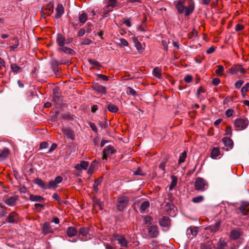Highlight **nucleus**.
Instances as JSON below:
<instances>
[{"instance_id":"nucleus-2","label":"nucleus","mask_w":249,"mask_h":249,"mask_svg":"<svg viewBox=\"0 0 249 249\" xmlns=\"http://www.w3.org/2000/svg\"><path fill=\"white\" fill-rule=\"evenodd\" d=\"M194 186L196 190L203 192L207 189L208 183L204 178L198 177L195 180Z\"/></svg>"},{"instance_id":"nucleus-29","label":"nucleus","mask_w":249,"mask_h":249,"mask_svg":"<svg viewBox=\"0 0 249 249\" xmlns=\"http://www.w3.org/2000/svg\"><path fill=\"white\" fill-rule=\"evenodd\" d=\"M133 41L135 44V46L138 51L142 53L144 51V48L142 47V43L139 42L137 38H134Z\"/></svg>"},{"instance_id":"nucleus-23","label":"nucleus","mask_w":249,"mask_h":249,"mask_svg":"<svg viewBox=\"0 0 249 249\" xmlns=\"http://www.w3.org/2000/svg\"><path fill=\"white\" fill-rule=\"evenodd\" d=\"M64 134L68 138L71 140L74 139V134L73 131L70 128H66L63 129Z\"/></svg>"},{"instance_id":"nucleus-18","label":"nucleus","mask_w":249,"mask_h":249,"mask_svg":"<svg viewBox=\"0 0 249 249\" xmlns=\"http://www.w3.org/2000/svg\"><path fill=\"white\" fill-rule=\"evenodd\" d=\"M18 198L16 196H12L8 197L4 200L6 204L10 206H14L16 205Z\"/></svg>"},{"instance_id":"nucleus-57","label":"nucleus","mask_w":249,"mask_h":249,"mask_svg":"<svg viewBox=\"0 0 249 249\" xmlns=\"http://www.w3.org/2000/svg\"><path fill=\"white\" fill-rule=\"evenodd\" d=\"M220 83V80L218 78L213 79L212 83L213 85L217 86Z\"/></svg>"},{"instance_id":"nucleus-37","label":"nucleus","mask_w":249,"mask_h":249,"mask_svg":"<svg viewBox=\"0 0 249 249\" xmlns=\"http://www.w3.org/2000/svg\"><path fill=\"white\" fill-rule=\"evenodd\" d=\"M13 40L14 41L15 43L11 45L10 48L11 50L14 51L18 47L19 45V41L18 38L16 37L13 38Z\"/></svg>"},{"instance_id":"nucleus-51","label":"nucleus","mask_w":249,"mask_h":249,"mask_svg":"<svg viewBox=\"0 0 249 249\" xmlns=\"http://www.w3.org/2000/svg\"><path fill=\"white\" fill-rule=\"evenodd\" d=\"M121 46H127L128 43L127 40L124 38L120 39Z\"/></svg>"},{"instance_id":"nucleus-12","label":"nucleus","mask_w":249,"mask_h":249,"mask_svg":"<svg viewBox=\"0 0 249 249\" xmlns=\"http://www.w3.org/2000/svg\"><path fill=\"white\" fill-rule=\"evenodd\" d=\"M92 89L97 93L105 94L106 93V88L105 86H101L98 83H95L92 86Z\"/></svg>"},{"instance_id":"nucleus-45","label":"nucleus","mask_w":249,"mask_h":249,"mask_svg":"<svg viewBox=\"0 0 249 249\" xmlns=\"http://www.w3.org/2000/svg\"><path fill=\"white\" fill-rule=\"evenodd\" d=\"M89 126L90 127V128H91V129L94 132L97 133L98 129H97L96 124L94 123L90 122L89 123Z\"/></svg>"},{"instance_id":"nucleus-15","label":"nucleus","mask_w":249,"mask_h":249,"mask_svg":"<svg viewBox=\"0 0 249 249\" xmlns=\"http://www.w3.org/2000/svg\"><path fill=\"white\" fill-rule=\"evenodd\" d=\"M89 165L88 161L82 160L79 164H77L75 166V168L78 171H82V170H86Z\"/></svg>"},{"instance_id":"nucleus-3","label":"nucleus","mask_w":249,"mask_h":249,"mask_svg":"<svg viewBox=\"0 0 249 249\" xmlns=\"http://www.w3.org/2000/svg\"><path fill=\"white\" fill-rule=\"evenodd\" d=\"M117 209L119 211H123L128 205L129 198L126 196H121L118 197Z\"/></svg>"},{"instance_id":"nucleus-48","label":"nucleus","mask_w":249,"mask_h":249,"mask_svg":"<svg viewBox=\"0 0 249 249\" xmlns=\"http://www.w3.org/2000/svg\"><path fill=\"white\" fill-rule=\"evenodd\" d=\"M153 72L154 74H157L160 76L161 75V70L159 68L156 67L153 70Z\"/></svg>"},{"instance_id":"nucleus-35","label":"nucleus","mask_w":249,"mask_h":249,"mask_svg":"<svg viewBox=\"0 0 249 249\" xmlns=\"http://www.w3.org/2000/svg\"><path fill=\"white\" fill-rule=\"evenodd\" d=\"M11 69L13 72L17 74L20 72L21 68L18 66L16 63H13L11 65Z\"/></svg>"},{"instance_id":"nucleus-55","label":"nucleus","mask_w":249,"mask_h":249,"mask_svg":"<svg viewBox=\"0 0 249 249\" xmlns=\"http://www.w3.org/2000/svg\"><path fill=\"white\" fill-rule=\"evenodd\" d=\"M98 77L102 79L104 81H107L109 79V77L102 74H98Z\"/></svg>"},{"instance_id":"nucleus-13","label":"nucleus","mask_w":249,"mask_h":249,"mask_svg":"<svg viewBox=\"0 0 249 249\" xmlns=\"http://www.w3.org/2000/svg\"><path fill=\"white\" fill-rule=\"evenodd\" d=\"M229 72L232 74H236L238 72L243 74L245 72V70L241 66H235L229 69Z\"/></svg>"},{"instance_id":"nucleus-16","label":"nucleus","mask_w":249,"mask_h":249,"mask_svg":"<svg viewBox=\"0 0 249 249\" xmlns=\"http://www.w3.org/2000/svg\"><path fill=\"white\" fill-rule=\"evenodd\" d=\"M78 231L75 227L71 226L67 228L66 231V234L69 237H72L76 235Z\"/></svg>"},{"instance_id":"nucleus-6","label":"nucleus","mask_w":249,"mask_h":249,"mask_svg":"<svg viewBox=\"0 0 249 249\" xmlns=\"http://www.w3.org/2000/svg\"><path fill=\"white\" fill-rule=\"evenodd\" d=\"M53 100L56 104L60 105L62 101L61 93L60 91L59 88L55 87L53 89Z\"/></svg>"},{"instance_id":"nucleus-8","label":"nucleus","mask_w":249,"mask_h":249,"mask_svg":"<svg viewBox=\"0 0 249 249\" xmlns=\"http://www.w3.org/2000/svg\"><path fill=\"white\" fill-rule=\"evenodd\" d=\"M222 142L225 146V147H222V149L226 151H229L233 147V142L232 140L229 138L224 137L222 139Z\"/></svg>"},{"instance_id":"nucleus-25","label":"nucleus","mask_w":249,"mask_h":249,"mask_svg":"<svg viewBox=\"0 0 249 249\" xmlns=\"http://www.w3.org/2000/svg\"><path fill=\"white\" fill-rule=\"evenodd\" d=\"M65 41L66 39L64 36L61 34L58 35L56 38V42L59 46H64L65 43Z\"/></svg>"},{"instance_id":"nucleus-24","label":"nucleus","mask_w":249,"mask_h":249,"mask_svg":"<svg viewBox=\"0 0 249 249\" xmlns=\"http://www.w3.org/2000/svg\"><path fill=\"white\" fill-rule=\"evenodd\" d=\"M51 65L53 72L56 74L59 72L58 61L56 59H52L51 61Z\"/></svg>"},{"instance_id":"nucleus-10","label":"nucleus","mask_w":249,"mask_h":249,"mask_svg":"<svg viewBox=\"0 0 249 249\" xmlns=\"http://www.w3.org/2000/svg\"><path fill=\"white\" fill-rule=\"evenodd\" d=\"M158 227L156 225H152L148 228V233L151 238H155L159 235Z\"/></svg>"},{"instance_id":"nucleus-26","label":"nucleus","mask_w":249,"mask_h":249,"mask_svg":"<svg viewBox=\"0 0 249 249\" xmlns=\"http://www.w3.org/2000/svg\"><path fill=\"white\" fill-rule=\"evenodd\" d=\"M221 154L219 148L218 147H213L211 153V157L212 159H216L217 157Z\"/></svg>"},{"instance_id":"nucleus-27","label":"nucleus","mask_w":249,"mask_h":249,"mask_svg":"<svg viewBox=\"0 0 249 249\" xmlns=\"http://www.w3.org/2000/svg\"><path fill=\"white\" fill-rule=\"evenodd\" d=\"M220 226V222L217 221L214 224L210 225L207 228L208 230H210L211 231L216 232L218 231L219 229Z\"/></svg>"},{"instance_id":"nucleus-36","label":"nucleus","mask_w":249,"mask_h":249,"mask_svg":"<svg viewBox=\"0 0 249 249\" xmlns=\"http://www.w3.org/2000/svg\"><path fill=\"white\" fill-rule=\"evenodd\" d=\"M187 157V152L184 151L179 156L178 159V164H180L185 161V159Z\"/></svg>"},{"instance_id":"nucleus-5","label":"nucleus","mask_w":249,"mask_h":249,"mask_svg":"<svg viewBox=\"0 0 249 249\" xmlns=\"http://www.w3.org/2000/svg\"><path fill=\"white\" fill-rule=\"evenodd\" d=\"M78 235L81 240H87L89 238V229L84 227L80 228L78 231Z\"/></svg>"},{"instance_id":"nucleus-11","label":"nucleus","mask_w":249,"mask_h":249,"mask_svg":"<svg viewBox=\"0 0 249 249\" xmlns=\"http://www.w3.org/2000/svg\"><path fill=\"white\" fill-rule=\"evenodd\" d=\"M56 14L53 17L55 19H58L61 18L64 13V8L61 3H58L55 9Z\"/></svg>"},{"instance_id":"nucleus-58","label":"nucleus","mask_w":249,"mask_h":249,"mask_svg":"<svg viewBox=\"0 0 249 249\" xmlns=\"http://www.w3.org/2000/svg\"><path fill=\"white\" fill-rule=\"evenodd\" d=\"M112 11V9H109L107 8V9H104V11L103 12L102 17H106L107 15L110 12Z\"/></svg>"},{"instance_id":"nucleus-56","label":"nucleus","mask_w":249,"mask_h":249,"mask_svg":"<svg viewBox=\"0 0 249 249\" xmlns=\"http://www.w3.org/2000/svg\"><path fill=\"white\" fill-rule=\"evenodd\" d=\"M244 29V26L243 25L240 24H237L235 28V30L236 32H238Z\"/></svg>"},{"instance_id":"nucleus-19","label":"nucleus","mask_w":249,"mask_h":249,"mask_svg":"<svg viewBox=\"0 0 249 249\" xmlns=\"http://www.w3.org/2000/svg\"><path fill=\"white\" fill-rule=\"evenodd\" d=\"M53 230L48 222H45L43 224L42 228V232L44 234H47L50 233H53Z\"/></svg>"},{"instance_id":"nucleus-41","label":"nucleus","mask_w":249,"mask_h":249,"mask_svg":"<svg viewBox=\"0 0 249 249\" xmlns=\"http://www.w3.org/2000/svg\"><path fill=\"white\" fill-rule=\"evenodd\" d=\"M117 3L116 0H108L107 8H108L109 7H114L117 5Z\"/></svg>"},{"instance_id":"nucleus-61","label":"nucleus","mask_w":249,"mask_h":249,"mask_svg":"<svg viewBox=\"0 0 249 249\" xmlns=\"http://www.w3.org/2000/svg\"><path fill=\"white\" fill-rule=\"evenodd\" d=\"M62 180H63V178H62V177L57 176L55 178L54 180L55 181L56 183L57 184H58V183H60L62 181Z\"/></svg>"},{"instance_id":"nucleus-1","label":"nucleus","mask_w":249,"mask_h":249,"mask_svg":"<svg viewBox=\"0 0 249 249\" xmlns=\"http://www.w3.org/2000/svg\"><path fill=\"white\" fill-rule=\"evenodd\" d=\"M186 0H178L176 1L175 7L179 14L184 13L185 16H188L193 13L195 9V2L193 0H189L188 5L185 7L184 4Z\"/></svg>"},{"instance_id":"nucleus-20","label":"nucleus","mask_w":249,"mask_h":249,"mask_svg":"<svg viewBox=\"0 0 249 249\" xmlns=\"http://www.w3.org/2000/svg\"><path fill=\"white\" fill-rule=\"evenodd\" d=\"M239 210L240 212L243 215L249 216V204H242L239 208Z\"/></svg>"},{"instance_id":"nucleus-28","label":"nucleus","mask_w":249,"mask_h":249,"mask_svg":"<svg viewBox=\"0 0 249 249\" xmlns=\"http://www.w3.org/2000/svg\"><path fill=\"white\" fill-rule=\"evenodd\" d=\"M58 50L59 52L62 51L67 54L73 55L75 53V51L74 50L70 48L64 47V46L58 48Z\"/></svg>"},{"instance_id":"nucleus-42","label":"nucleus","mask_w":249,"mask_h":249,"mask_svg":"<svg viewBox=\"0 0 249 249\" xmlns=\"http://www.w3.org/2000/svg\"><path fill=\"white\" fill-rule=\"evenodd\" d=\"M224 67L222 65H218V68L215 70V73L218 75H221L223 74Z\"/></svg>"},{"instance_id":"nucleus-14","label":"nucleus","mask_w":249,"mask_h":249,"mask_svg":"<svg viewBox=\"0 0 249 249\" xmlns=\"http://www.w3.org/2000/svg\"><path fill=\"white\" fill-rule=\"evenodd\" d=\"M34 183L42 189L46 190L48 189V183L44 181L41 178H36L34 180Z\"/></svg>"},{"instance_id":"nucleus-4","label":"nucleus","mask_w":249,"mask_h":249,"mask_svg":"<svg viewBox=\"0 0 249 249\" xmlns=\"http://www.w3.org/2000/svg\"><path fill=\"white\" fill-rule=\"evenodd\" d=\"M249 125V121L247 119L238 118L235 120L234 125L239 130L245 129Z\"/></svg>"},{"instance_id":"nucleus-64","label":"nucleus","mask_w":249,"mask_h":249,"mask_svg":"<svg viewBox=\"0 0 249 249\" xmlns=\"http://www.w3.org/2000/svg\"><path fill=\"white\" fill-rule=\"evenodd\" d=\"M231 133H232V129H231V127H230V126L227 127L226 130V135H230L231 136Z\"/></svg>"},{"instance_id":"nucleus-50","label":"nucleus","mask_w":249,"mask_h":249,"mask_svg":"<svg viewBox=\"0 0 249 249\" xmlns=\"http://www.w3.org/2000/svg\"><path fill=\"white\" fill-rule=\"evenodd\" d=\"M166 163V160H162L159 165V168L164 171L165 170Z\"/></svg>"},{"instance_id":"nucleus-38","label":"nucleus","mask_w":249,"mask_h":249,"mask_svg":"<svg viewBox=\"0 0 249 249\" xmlns=\"http://www.w3.org/2000/svg\"><path fill=\"white\" fill-rule=\"evenodd\" d=\"M177 183V178L176 177H172V180L169 188V190H172L173 188L176 186Z\"/></svg>"},{"instance_id":"nucleus-53","label":"nucleus","mask_w":249,"mask_h":249,"mask_svg":"<svg viewBox=\"0 0 249 249\" xmlns=\"http://www.w3.org/2000/svg\"><path fill=\"white\" fill-rule=\"evenodd\" d=\"M193 79V77L190 75H186L184 77V81L187 83H190Z\"/></svg>"},{"instance_id":"nucleus-31","label":"nucleus","mask_w":249,"mask_h":249,"mask_svg":"<svg viewBox=\"0 0 249 249\" xmlns=\"http://www.w3.org/2000/svg\"><path fill=\"white\" fill-rule=\"evenodd\" d=\"M241 236V232L237 230H233L231 232V237L234 240L237 239Z\"/></svg>"},{"instance_id":"nucleus-47","label":"nucleus","mask_w":249,"mask_h":249,"mask_svg":"<svg viewBox=\"0 0 249 249\" xmlns=\"http://www.w3.org/2000/svg\"><path fill=\"white\" fill-rule=\"evenodd\" d=\"M234 112V110L232 109H228L225 112L226 116L229 118L231 117Z\"/></svg>"},{"instance_id":"nucleus-43","label":"nucleus","mask_w":249,"mask_h":249,"mask_svg":"<svg viewBox=\"0 0 249 249\" xmlns=\"http://www.w3.org/2000/svg\"><path fill=\"white\" fill-rule=\"evenodd\" d=\"M204 199V197L202 196H199L193 198L192 201L194 203H197L202 202Z\"/></svg>"},{"instance_id":"nucleus-39","label":"nucleus","mask_w":249,"mask_h":249,"mask_svg":"<svg viewBox=\"0 0 249 249\" xmlns=\"http://www.w3.org/2000/svg\"><path fill=\"white\" fill-rule=\"evenodd\" d=\"M101 180L99 179L95 180L93 185V188L94 191L97 192L98 191V186L101 184Z\"/></svg>"},{"instance_id":"nucleus-34","label":"nucleus","mask_w":249,"mask_h":249,"mask_svg":"<svg viewBox=\"0 0 249 249\" xmlns=\"http://www.w3.org/2000/svg\"><path fill=\"white\" fill-rule=\"evenodd\" d=\"M88 19V14L86 13H82L79 15V20L81 23L84 24Z\"/></svg>"},{"instance_id":"nucleus-22","label":"nucleus","mask_w":249,"mask_h":249,"mask_svg":"<svg viewBox=\"0 0 249 249\" xmlns=\"http://www.w3.org/2000/svg\"><path fill=\"white\" fill-rule=\"evenodd\" d=\"M29 199L31 201L41 202L44 201V198L39 195L31 194L29 196Z\"/></svg>"},{"instance_id":"nucleus-44","label":"nucleus","mask_w":249,"mask_h":249,"mask_svg":"<svg viewBox=\"0 0 249 249\" xmlns=\"http://www.w3.org/2000/svg\"><path fill=\"white\" fill-rule=\"evenodd\" d=\"M48 189L56 188L57 187V184L56 183L54 180H51L48 184Z\"/></svg>"},{"instance_id":"nucleus-49","label":"nucleus","mask_w":249,"mask_h":249,"mask_svg":"<svg viewBox=\"0 0 249 249\" xmlns=\"http://www.w3.org/2000/svg\"><path fill=\"white\" fill-rule=\"evenodd\" d=\"M152 221V218L149 216L144 217V222L145 224L151 223Z\"/></svg>"},{"instance_id":"nucleus-63","label":"nucleus","mask_w":249,"mask_h":249,"mask_svg":"<svg viewBox=\"0 0 249 249\" xmlns=\"http://www.w3.org/2000/svg\"><path fill=\"white\" fill-rule=\"evenodd\" d=\"M57 147V144L56 143H53L49 149L48 152H51L54 150Z\"/></svg>"},{"instance_id":"nucleus-17","label":"nucleus","mask_w":249,"mask_h":249,"mask_svg":"<svg viewBox=\"0 0 249 249\" xmlns=\"http://www.w3.org/2000/svg\"><path fill=\"white\" fill-rule=\"evenodd\" d=\"M170 219L168 216H163L160 220L159 223L160 226L168 227L170 225Z\"/></svg>"},{"instance_id":"nucleus-40","label":"nucleus","mask_w":249,"mask_h":249,"mask_svg":"<svg viewBox=\"0 0 249 249\" xmlns=\"http://www.w3.org/2000/svg\"><path fill=\"white\" fill-rule=\"evenodd\" d=\"M88 61L90 64L92 65L95 67H99L101 66L100 63L96 60L89 59Z\"/></svg>"},{"instance_id":"nucleus-21","label":"nucleus","mask_w":249,"mask_h":249,"mask_svg":"<svg viewBox=\"0 0 249 249\" xmlns=\"http://www.w3.org/2000/svg\"><path fill=\"white\" fill-rule=\"evenodd\" d=\"M18 219V214L15 212L11 213L7 217L6 220L9 223H15Z\"/></svg>"},{"instance_id":"nucleus-52","label":"nucleus","mask_w":249,"mask_h":249,"mask_svg":"<svg viewBox=\"0 0 249 249\" xmlns=\"http://www.w3.org/2000/svg\"><path fill=\"white\" fill-rule=\"evenodd\" d=\"M127 93L132 95H135L136 94V91L132 88L128 87L127 89Z\"/></svg>"},{"instance_id":"nucleus-59","label":"nucleus","mask_w":249,"mask_h":249,"mask_svg":"<svg viewBox=\"0 0 249 249\" xmlns=\"http://www.w3.org/2000/svg\"><path fill=\"white\" fill-rule=\"evenodd\" d=\"M48 146V143L47 142H42L40 144V149H45Z\"/></svg>"},{"instance_id":"nucleus-32","label":"nucleus","mask_w":249,"mask_h":249,"mask_svg":"<svg viewBox=\"0 0 249 249\" xmlns=\"http://www.w3.org/2000/svg\"><path fill=\"white\" fill-rule=\"evenodd\" d=\"M107 109L109 111L112 113H116L118 111V107L111 103H109L108 104Z\"/></svg>"},{"instance_id":"nucleus-54","label":"nucleus","mask_w":249,"mask_h":249,"mask_svg":"<svg viewBox=\"0 0 249 249\" xmlns=\"http://www.w3.org/2000/svg\"><path fill=\"white\" fill-rule=\"evenodd\" d=\"M248 91L246 87H243L241 89V92L242 93V97L245 98L246 96V93Z\"/></svg>"},{"instance_id":"nucleus-7","label":"nucleus","mask_w":249,"mask_h":249,"mask_svg":"<svg viewBox=\"0 0 249 249\" xmlns=\"http://www.w3.org/2000/svg\"><path fill=\"white\" fill-rule=\"evenodd\" d=\"M116 152V150L112 145H108L103 150V160H107L108 157H111L113 154Z\"/></svg>"},{"instance_id":"nucleus-30","label":"nucleus","mask_w":249,"mask_h":249,"mask_svg":"<svg viewBox=\"0 0 249 249\" xmlns=\"http://www.w3.org/2000/svg\"><path fill=\"white\" fill-rule=\"evenodd\" d=\"M150 203L148 201H144L141 204L140 206V211L141 213H143L149 207Z\"/></svg>"},{"instance_id":"nucleus-62","label":"nucleus","mask_w":249,"mask_h":249,"mask_svg":"<svg viewBox=\"0 0 249 249\" xmlns=\"http://www.w3.org/2000/svg\"><path fill=\"white\" fill-rule=\"evenodd\" d=\"M91 42V40L89 38H85L82 41L83 45H89Z\"/></svg>"},{"instance_id":"nucleus-9","label":"nucleus","mask_w":249,"mask_h":249,"mask_svg":"<svg viewBox=\"0 0 249 249\" xmlns=\"http://www.w3.org/2000/svg\"><path fill=\"white\" fill-rule=\"evenodd\" d=\"M113 237L115 240L118 241V243L122 247H127V241L124 236L118 234H115L113 235Z\"/></svg>"},{"instance_id":"nucleus-33","label":"nucleus","mask_w":249,"mask_h":249,"mask_svg":"<svg viewBox=\"0 0 249 249\" xmlns=\"http://www.w3.org/2000/svg\"><path fill=\"white\" fill-rule=\"evenodd\" d=\"M10 154L9 150L8 148H4L3 150L0 152V158L4 159L8 157Z\"/></svg>"},{"instance_id":"nucleus-60","label":"nucleus","mask_w":249,"mask_h":249,"mask_svg":"<svg viewBox=\"0 0 249 249\" xmlns=\"http://www.w3.org/2000/svg\"><path fill=\"white\" fill-rule=\"evenodd\" d=\"M85 30L84 29H81L79 30V31L78 32V37H81L84 35L85 34Z\"/></svg>"},{"instance_id":"nucleus-46","label":"nucleus","mask_w":249,"mask_h":249,"mask_svg":"<svg viewBox=\"0 0 249 249\" xmlns=\"http://www.w3.org/2000/svg\"><path fill=\"white\" fill-rule=\"evenodd\" d=\"M243 83L244 81L243 80H239L235 83V87L236 89H239L241 88V86L243 85Z\"/></svg>"}]
</instances>
